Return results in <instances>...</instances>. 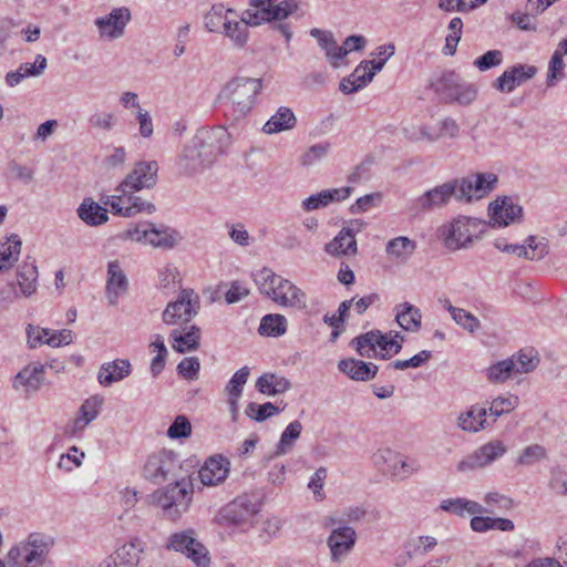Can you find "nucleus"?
<instances>
[{
    "mask_svg": "<svg viewBox=\"0 0 567 567\" xmlns=\"http://www.w3.org/2000/svg\"><path fill=\"white\" fill-rule=\"evenodd\" d=\"M102 402L103 400L99 396L89 398L82 403L78 415H80L86 422L91 423L97 417Z\"/></svg>",
    "mask_w": 567,
    "mask_h": 567,
    "instance_id": "obj_64",
    "label": "nucleus"
},
{
    "mask_svg": "<svg viewBox=\"0 0 567 567\" xmlns=\"http://www.w3.org/2000/svg\"><path fill=\"white\" fill-rule=\"evenodd\" d=\"M338 368L341 372L355 381H370L378 372V365L374 363L355 359H343L339 362Z\"/></svg>",
    "mask_w": 567,
    "mask_h": 567,
    "instance_id": "obj_32",
    "label": "nucleus"
},
{
    "mask_svg": "<svg viewBox=\"0 0 567 567\" xmlns=\"http://www.w3.org/2000/svg\"><path fill=\"white\" fill-rule=\"evenodd\" d=\"M132 373V364L127 359H116L100 367L97 381L103 386L120 382Z\"/></svg>",
    "mask_w": 567,
    "mask_h": 567,
    "instance_id": "obj_28",
    "label": "nucleus"
},
{
    "mask_svg": "<svg viewBox=\"0 0 567 567\" xmlns=\"http://www.w3.org/2000/svg\"><path fill=\"white\" fill-rule=\"evenodd\" d=\"M515 374L514 363L509 358L498 361L487 369V378L493 383H504Z\"/></svg>",
    "mask_w": 567,
    "mask_h": 567,
    "instance_id": "obj_50",
    "label": "nucleus"
},
{
    "mask_svg": "<svg viewBox=\"0 0 567 567\" xmlns=\"http://www.w3.org/2000/svg\"><path fill=\"white\" fill-rule=\"evenodd\" d=\"M181 470L178 455L169 450H161L147 457L143 475L146 480L158 484L171 478H178Z\"/></svg>",
    "mask_w": 567,
    "mask_h": 567,
    "instance_id": "obj_8",
    "label": "nucleus"
},
{
    "mask_svg": "<svg viewBox=\"0 0 567 567\" xmlns=\"http://www.w3.org/2000/svg\"><path fill=\"white\" fill-rule=\"evenodd\" d=\"M193 493L192 481L181 477L174 484L164 488L157 498V503L169 519L176 520L188 511Z\"/></svg>",
    "mask_w": 567,
    "mask_h": 567,
    "instance_id": "obj_5",
    "label": "nucleus"
},
{
    "mask_svg": "<svg viewBox=\"0 0 567 567\" xmlns=\"http://www.w3.org/2000/svg\"><path fill=\"white\" fill-rule=\"evenodd\" d=\"M564 68L563 53L560 50H556L549 61L547 73L548 86H554L558 80L564 78Z\"/></svg>",
    "mask_w": 567,
    "mask_h": 567,
    "instance_id": "obj_58",
    "label": "nucleus"
},
{
    "mask_svg": "<svg viewBox=\"0 0 567 567\" xmlns=\"http://www.w3.org/2000/svg\"><path fill=\"white\" fill-rule=\"evenodd\" d=\"M257 390L267 395H276L287 392L291 388L288 379L275 373H265L256 381Z\"/></svg>",
    "mask_w": 567,
    "mask_h": 567,
    "instance_id": "obj_42",
    "label": "nucleus"
},
{
    "mask_svg": "<svg viewBox=\"0 0 567 567\" xmlns=\"http://www.w3.org/2000/svg\"><path fill=\"white\" fill-rule=\"evenodd\" d=\"M445 308L455 323L470 333H474L481 328V321L465 309L452 306L449 300L445 301Z\"/></svg>",
    "mask_w": 567,
    "mask_h": 567,
    "instance_id": "obj_46",
    "label": "nucleus"
},
{
    "mask_svg": "<svg viewBox=\"0 0 567 567\" xmlns=\"http://www.w3.org/2000/svg\"><path fill=\"white\" fill-rule=\"evenodd\" d=\"M302 424L296 420L288 424L276 446L275 455H284L292 450L295 442L300 437Z\"/></svg>",
    "mask_w": 567,
    "mask_h": 567,
    "instance_id": "obj_49",
    "label": "nucleus"
},
{
    "mask_svg": "<svg viewBox=\"0 0 567 567\" xmlns=\"http://www.w3.org/2000/svg\"><path fill=\"white\" fill-rule=\"evenodd\" d=\"M158 164L156 161L138 162L127 174L115 192L135 193L144 188L151 189L157 182Z\"/></svg>",
    "mask_w": 567,
    "mask_h": 567,
    "instance_id": "obj_13",
    "label": "nucleus"
},
{
    "mask_svg": "<svg viewBox=\"0 0 567 567\" xmlns=\"http://www.w3.org/2000/svg\"><path fill=\"white\" fill-rule=\"evenodd\" d=\"M256 513L255 504L246 496L237 497L220 512V518L229 524L239 525L247 522Z\"/></svg>",
    "mask_w": 567,
    "mask_h": 567,
    "instance_id": "obj_27",
    "label": "nucleus"
},
{
    "mask_svg": "<svg viewBox=\"0 0 567 567\" xmlns=\"http://www.w3.org/2000/svg\"><path fill=\"white\" fill-rule=\"evenodd\" d=\"M192 433V425L185 415H178L167 430L169 439H185Z\"/></svg>",
    "mask_w": 567,
    "mask_h": 567,
    "instance_id": "obj_62",
    "label": "nucleus"
},
{
    "mask_svg": "<svg viewBox=\"0 0 567 567\" xmlns=\"http://www.w3.org/2000/svg\"><path fill=\"white\" fill-rule=\"evenodd\" d=\"M45 69V56L38 54L33 64L22 63L17 71L7 73L6 82L9 86H16L28 76L41 75Z\"/></svg>",
    "mask_w": 567,
    "mask_h": 567,
    "instance_id": "obj_40",
    "label": "nucleus"
},
{
    "mask_svg": "<svg viewBox=\"0 0 567 567\" xmlns=\"http://www.w3.org/2000/svg\"><path fill=\"white\" fill-rule=\"evenodd\" d=\"M369 63L371 62L368 60L362 61L348 78L341 81L340 91L342 93H354L373 80L374 71H371Z\"/></svg>",
    "mask_w": 567,
    "mask_h": 567,
    "instance_id": "obj_34",
    "label": "nucleus"
},
{
    "mask_svg": "<svg viewBox=\"0 0 567 567\" xmlns=\"http://www.w3.org/2000/svg\"><path fill=\"white\" fill-rule=\"evenodd\" d=\"M284 295L277 299V305L281 307H290L303 309L307 306V298L305 292L295 286L291 281L287 280L281 286Z\"/></svg>",
    "mask_w": 567,
    "mask_h": 567,
    "instance_id": "obj_45",
    "label": "nucleus"
},
{
    "mask_svg": "<svg viewBox=\"0 0 567 567\" xmlns=\"http://www.w3.org/2000/svg\"><path fill=\"white\" fill-rule=\"evenodd\" d=\"M79 218L89 226H100L109 220L107 210L86 197L76 209Z\"/></svg>",
    "mask_w": 567,
    "mask_h": 567,
    "instance_id": "obj_35",
    "label": "nucleus"
},
{
    "mask_svg": "<svg viewBox=\"0 0 567 567\" xmlns=\"http://www.w3.org/2000/svg\"><path fill=\"white\" fill-rule=\"evenodd\" d=\"M297 124V118L291 109L280 106L276 113L265 123L262 132L266 134H276L292 130Z\"/></svg>",
    "mask_w": 567,
    "mask_h": 567,
    "instance_id": "obj_37",
    "label": "nucleus"
},
{
    "mask_svg": "<svg viewBox=\"0 0 567 567\" xmlns=\"http://www.w3.org/2000/svg\"><path fill=\"white\" fill-rule=\"evenodd\" d=\"M432 357L431 351L422 350L408 360H395L390 364L394 370H405L409 368H419L425 364Z\"/></svg>",
    "mask_w": 567,
    "mask_h": 567,
    "instance_id": "obj_61",
    "label": "nucleus"
},
{
    "mask_svg": "<svg viewBox=\"0 0 567 567\" xmlns=\"http://www.w3.org/2000/svg\"><path fill=\"white\" fill-rule=\"evenodd\" d=\"M488 213L493 226L504 227L522 219L523 207L514 204L511 198L504 197L491 203Z\"/></svg>",
    "mask_w": 567,
    "mask_h": 567,
    "instance_id": "obj_21",
    "label": "nucleus"
},
{
    "mask_svg": "<svg viewBox=\"0 0 567 567\" xmlns=\"http://www.w3.org/2000/svg\"><path fill=\"white\" fill-rule=\"evenodd\" d=\"M202 331L197 326H190L185 332L174 329L169 333L173 349L178 353L195 351L200 346Z\"/></svg>",
    "mask_w": 567,
    "mask_h": 567,
    "instance_id": "obj_33",
    "label": "nucleus"
},
{
    "mask_svg": "<svg viewBox=\"0 0 567 567\" xmlns=\"http://www.w3.org/2000/svg\"><path fill=\"white\" fill-rule=\"evenodd\" d=\"M279 411H280L279 408H277L271 402H267L264 404L250 402L246 406L245 413L251 420H255L257 422H262V421L267 420L268 417L278 414Z\"/></svg>",
    "mask_w": 567,
    "mask_h": 567,
    "instance_id": "obj_52",
    "label": "nucleus"
},
{
    "mask_svg": "<svg viewBox=\"0 0 567 567\" xmlns=\"http://www.w3.org/2000/svg\"><path fill=\"white\" fill-rule=\"evenodd\" d=\"M372 461L383 474L400 480L409 477L419 470L415 461H410L389 447L379 449L372 455Z\"/></svg>",
    "mask_w": 567,
    "mask_h": 567,
    "instance_id": "obj_9",
    "label": "nucleus"
},
{
    "mask_svg": "<svg viewBox=\"0 0 567 567\" xmlns=\"http://www.w3.org/2000/svg\"><path fill=\"white\" fill-rule=\"evenodd\" d=\"M354 225H357V230L359 231L362 223L359 220L352 221L351 227H343L339 234L324 246V250L327 254L331 256H350L357 254V240H355V229Z\"/></svg>",
    "mask_w": 567,
    "mask_h": 567,
    "instance_id": "obj_23",
    "label": "nucleus"
},
{
    "mask_svg": "<svg viewBox=\"0 0 567 567\" xmlns=\"http://www.w3.org/2000/svg\"><path fill=\"white\" fill-rule=\"evenodd\" d=\"M247 13H254V10L248 9L244 11L241 20L239 21L230 20L229 18L225 19L224 21V28L221 33L226 38H228L231 41L233 45L237 49H244L248 43V25H252V23L248 22V20L246 19Z\"/></svg>",
    "mask_w": 567,
    "mask_h": 567,
    "instance_id": "obj_29",
    "label": "nucleus"
},
{
    "mask_svg": "<svg viewBox=\"0 0 567 567\" xmlns=\"http://www.w3.org/2000/svg\"><path fill=\"white\" fill-rule=\"evenodd\" d=\"M143 553V542L133 538L109 555L99 567H137Z\"/></svg>",
    "mask_w": 567,
    "mask_h": 567,
    "instance_id": "obj_18",
    "label": "nucleus"
},
{
    "mask_svg": "<svg viewBox=\"0 0 567 567\" xmlns=\"http://www.w3.org/2000/svg\"><path fill=\"white\" fill-rule=\"evenodd\" d=\"M249 377L248 367H244L235 372L229 382L227 383L225 391L228 395L241 396L245 384Z\"/></svg>",
    "mask_w": 567,
    "mask_h": 567,
    "instance_id": "obj_59",
    "label": "nucleus"
},
{
    "mask_svg": "<svg viewBox=\"0 0 567 567\" xmlns=\"http://www.w3.org/2000/svg\"><path fill=\"white\" fill-rule=\"evenodd\" d=\"M379 340H382V332L380 330H371L354 338L352 344L361 357L374 358L377 357V343H379Z\"/></svg>",
    "mask_w": 567,
    "mask_h": 567,
    "instance_id": "obj_44",
    "label": "nucleus"
},
{
    "mask_svg": "<svg viewBox=\"0 0 567 567\" xmlns=\"http://www.w3.org/2000/svg\"><path fill=\"white\" fill-rule=\"evenodd\" d=\"M320 48L324 50L327 59L334 68H338L339 61L348 54V49L338 45L332 33L320 44Z\"/></svg>",
    "mask_w": 567,
    "mask_h": 567,
    "instance_id": "obj_54",
    "label": "nucleus"
},
{
    "mask_svg": "<svg viewBox=\"0 0 567 567\" xmlns=\"http://www.w3.org/2000/svg\"><path fill=\"white\" fill-rule=\"evenodd\" d=\"M101 202L111 206L113 214L122 217H133L142 213L151 215L156 210L153 203L128 192H115L113 195L103 196Z\"/></svg>",
    "mask_w": 567,
    "mask_h": 567,
    "instance_id": "obj_11",
    "label": "nucleus"
},
{
    "mask_svg": "<svg viewBox=\"0 0 567 567\" xmlns=\"http://www.w3.org/2000/svg\"><path fill=\"white\" fill-rule=\"evenodd\" d=\"M457 427L466 433H478L487 427V409L478 404L471 405L456 417Z\"/></svg>",
    "mask_w": 567,
    "mask_h": 567,
    "instance_id": "obj_26",
    "label": "nucleus"
},
{
    "mask_svg": "<svg viewBox=\"0 0 567 567\" xmlns=\"http://www.w3.org/2000/svg\"><path fill=\"white\" fill-rule=\"evenodd\" d=\"M181 239L182 237L177 230L167 226L156 227L154 224H152L147 245H151L155 248L169 250L173 249L181 241Z\"/></svg>",
    "mask_w": 567,
    "mask_h": 567,
    "instance_id": "obj_36",
    "label": "nucleus"
},
{
    "mask_svg": "<svg viewBox=\"0 0 567 567\" xmlns=\"http://www.w3.org/2000/svg\"><path fill=\"white\" fill-rule=\"evenodd\" d=\"M440 508L444 512L461 517H463L465 514L476 515L486 513V508H484L477 502L462 497L444 499L441 502Z\"/></svg>",
    "mask_w": 567,
    "mask_h": 567,
    "instance_id": "obj_41",
    "label": "nucleus"
},
{
    "mask_svg": "<svg viewBox=\"0 0 567 567\" xmlns=\"http://www.w3.org/2000/svg\"><path fill=\"white\" fill-rule=\"evenodd\" d=\"M299 9L298 0H282L277 4H272L270 10L254 11V13H247L246 19L251 22L252 25H260L261 23L281 21L293 14Z\"/></svg>",
    "mask_w": 567,
    "mask_h": 567,
    "instance_id": "obj_22",
    "label": "nucleus"
},
{
    "mask_svg": "<svg viewBox=\"0 0 567 567\" xmlns=\"http://www.w3.org/2000/svg\"><path fill=\"white\" fill-rule=\"evenodd\" d=\"M44 372L43 364H29L14 377L13 388L25 396H31L40 390L44 381Z\"/></svg>",
    "mask_w": 567,
    "mask_h": 567,
    "instance_id": "obj_20",
    "label": "nucleus"
},
{
    "mask_svg": "<svg viewBox=\"0 0 567 567\" xmlns=\"http://www.w3.org/2000/svg\"><path fill=\"white\" fill-rule=\"evenodd\" d=\"M506 452L507 447L503 441H489L460 461L456 466L457 471L464 473L484 468L501 458Z\"/></svg>",
    "mask_w": 567,
    "mask_h": 567,
    "instance_id": "obj_14",
    "label": "nucleus"
},
{
    "mask_svg": "<svg viewBox=\"0 0 567 567\" xmlns=\"http://www.w3.org/2000/svg\"><path fill=\"white\" fill-rule=\"evenodd\" d=\"M229 473V462L223 456L208 458L198 471V478L205 486H214L224 482Z\"/></svg>",
    "mask_w": 567,
    "mask_h": 567,
    "instance_id": "obj_25",
    "label": "nucleus"
},
{
    "mask_svg": "<svg viewBox=\"0 0 567 567\" xmlns=\"http://www.w3.org/2000/svg\"><path fill=\"white\" fill-rule=\"evenodd\" d=\"M255 281L259 287V291L277 303V299L284 295L281 286H284L287 279L276 275L269 268H262L255 275Z\"/></svg>",
    "mask_w": 567,
    "mask_h": 567,
    "instance_id": "obj_31",
    "label": "nucleus"
},
{
    "mask_svg": "<svg viewBox=\"0 0 567 567\" xmlns=\"http://www.w3.org/2000/svg\"><path fill=\"white\" fill-rule=\"evenodd\" d=\"M436 91L451 102L468 105L477 97V87L473 84H460L454 72L444 73L436 83Z\"/></svg>",
    "mask_w": 567,
    "mask_h": 567,
    "instance_id": "obj_15",
    "label": "nucleus"
},
{
    "mask_svg": "<svg viewBox=\"0 0 567 567\" xmlns=\"http://www.w3.org/2000/svg\"><path fill=\"white\" fill-rule=\"evenodd\" d=\"M478 225L477 218L457 216L439 228V238L450 250L466 248L473 243L474 230Z\"/></svg>",
    "mask_w": 567,
    "mask_h": 567,
    "instance_id": "obj_7",
    "label": "nucleus"
},
{
    "mask_svg": "<svg viewBox=\"0 0 567 567\" xmlns=\"http://www.w3.org/2000/svg\"><path fill=\"white\" fill-rule=\"evenodd\" d=\"M52 546L50 536L32 533L8 551L6 563L9 567H42Z\"/></svg>",
    "mask_w": 567,
    "mask_h": 567,
    "instance_id": "obj_4",
    "label": "nucleus"
},
{
    "mask_svg": "<svg viewBox=\"0 0 567 567\" xmlns=\"http://www.w3.org/2000/svg\"><path fill=\"white\" fill-rule=\"evenodd\" d=\"M194 534L193 529L172 534L166 548L184 554L197 567H207L210 561L208 550L194 537Z\"/></svg>",
    "mask_w": 567,
    "mask_h": 567,
    "instance_id": "obj_10",
    "label": "nucleus"
},
{
    "mask_svg": "<svg viewBox=\"0 0 567 567\" xmlns=\"http://www.w3.org/2000/svg\"><path fill=\"white\" fill-rule=\"evenodd\" d=\"M549 252L548 240L544 237L528 236L522 245L520 258L542 260Z\"/></svg>",
    "mask_w": 567,
    "mask_h": 567,
    "instance_id": "obj_43",
    "label": "nucleus"
},
{
    "mask_svg": "<svg viewBox=\"0 0 567 567\" xmlns=\"http://www.w3.org/2000/svg\"><path fill=\"white\" fill-rule=\"evenodd\" d=\"M509 359L513 360L516 374L529 373L535 370L539 363V358L533 349L519 350Z\"/></svg>",
    "mask_w": 567,
    "mask_h": 567,
    "instance_id": "obj_48",
    "label": "nucleus"
},
{
    "mask_svg": "<svg viewBox=\"0 0 567 567\" xmlns=\"http://www.w3.org/2000/svg\"><path fill=\"white\" fill-rule=\"evenodd\" d=\"M22 240L19 235L12 234L2 243V301L13 302L21 298H29L37 291L38 267L35 260L28 256L17 265L16 275L10 278V270L20 258Z\"/></svg>",
    "mask_w": 567,
    "mask_h": 567,
    "instance_id": "obj_2",
    "label": "nucleus"
},
{
    "mask_svg": "<svg viewBox=\"0 0 567 567\" xmlns=\"http://www.w3.org/2000/svg\"><path fill=\"white\" fill-rule=\"evenodd\" d=\"M355 538V530L350 526H343L332 530L328 538L332 560L341 561L353 548Z\"/></svg>",
    "mask_w": 567,
    "mask_h": 567,
    "instance_id": "obj_24",
    "label": "nucleus"
},
{
    "mask_svg": "<svg viewBox=\"0 0 567 567\" xmlns=\"http://www.w3.org/2000/svg\"><path fill=\"white\" fill-rule=\"evenodd\" d=\"M422 315L417 307L403 302L395 307V320L405 331L416 332L421 328Z\"/></svg>",
    "mask_w": 567,
    "mask_h": 567,
    "instance_id": "obj_39",
    "label": "nucleus"
},
{
    "mask_svg": "<svg viewBox=\"0 0 567 567\" xmlns=\"http://www.w3.org/2000/svg\"><path fill=\"white\" fill-rule=\"evenodd\" d=\"M460 126L455 120L445 117L441 120L436 126L431 127V142L440 138L450 137L454 138L458 135Z\"/></svg>",
    "mask_w": 567,
    "mask_h": 567,
    "instance_id": "obj_53",
    "label": "nucleus"
},
{
    "mask_svg": "<svg viewBox=\"0 0 567 567\" xmlns=\"http://www.w3.org/2000/svg\"><path fill=\"white\" fill-rule=\"evenodd\" d=\"M545 458H547L546 449L543 445L533 444L523 450L516 462L518 465L529 466Z\"/></svg>",
    "mask_w": 567,
    "mask_h": 567,
    "instance_id": "obj_56",
    "label": "nucleus"
},
{
    "mask_svg": "<svg viewBox=\"0 0 567 567\" xmlns=\"http://www.w3.org/2000/svg\"><path fill=\"white\" fill-rule=\"evenodd\" d=\"M158 284L161 289L165 291H175L181 285V277L177 268L173 265H167L158 272Z\"/></svg>",
    "mask_w": 567,
    "mask_h": 567,
    "instance_id": "obj_55",
    "label": "nucleus"
},
{
    "mask_svg": "<svg viewBox=\"0 0 567 567\" xmlns=\"http://www.w3.org/2000/svg\"><path fill=\"white\" fill-rule=\"evenodd\" d=\"M331 144L328 142L318 143L307 148L299 161L302 166H312L322 161L329 153Z\"/></svg>",
    "mask_w": 567,
    "mask_h": 567,
    "instance_id": "obj_51",
    "label": "nucleus"
},
{
    "mask_svg": "<svg viewBox=\"0 0 567 567\" xmlns=\"http://www.w3.org/2000/svg\"><path fill=\"white\" fill-rule=\"evenodd\" d=\"M503 62V52L501 50H489L474 61V65L482 72L501 65Z\"/></svg>",
    "mask_w": 567,
    "mask_h": 567,
    "instance_id": "obj_63",
    "label": "nucleus"
},
{
    "mask_svg": "<svg viewBox=\"0 0 567 567\" xmlns=\"http://www.w3.org/2000/svg\"><path fill=\"white\" fill-rule=\"evenodd\" d=\"M416 243L406 236H399L389 240L385 245L386 255L399 261L406 262L416 250Z\"/></svg>",
    "mask_w": 567,
    "mask_h": 567,
    "instance_id": "obj_38",
    "label": "nucleus"
},
{
    "mask_svg": "<svg viewBox=\"0 0 567 567\" xmlns=\"http://www.w3.org/2000/svg\"><path fill=\"white\" fill-rule=\"evenodd\" d=\"M453 196L456 197V184L452 179L424 192L412 206L416 212H433L445 207Z\"/></svg>",
    "mask_w": 567,
    "mask_h": 567,
    "instance_id": "obj_16",
    "label": "nucleus"
},
{
    "mask_svg": "<svg viewBox=\"0 0 567 567\" xmlns=\"http://www.w3.org/2000/svg\"><path fill=\"white\" fill-rule=\"evenodd\" d=\"M261 89L260 79L234 78L223 86L219 99L225 102L227 114L234 121H240L252 110Z\"/></svg>",
    "mask_w": 567,
    "mask_h": 567,
    "instance_id": "obj_3",
    "label": "nucleus"
},
{
    "mask_svg": "<svg viewBox=\"0 0 567 567\" xmlns=\"http://www.w3.org/2000/svg\"><path fill=\"white\" fill-rule=\"evenodd\" d=\"M456 199L472 202L483 198L494 189L497 183V176L493 173L473 174L463 178H455Z\"/></svg>",
    "mask_w": 567,
    "mask_h": 567,
    "instance_id": "obj_12",
    "label": "nucleus"
},
{
    "mask_svg": "<svg viewBox=\"0 0 567 567\" xmlns=\"http://www.w3.org/2000/svg\"><path fill=\"white\" fill-rule=\"evenodd\" d=\"M200 299L193 289H182L176 300L167 303L162 320L167 326H183L192 321L199 312Z\"/></svg>",
    "mask_w": 567,
    "mask_h": 567,
    "instance_id": "obj_6",
    "label": "nucleus"
},
{
    "mask_svg": "<svg viewBox=\"0 0 567 567\" xmlns=\"http://www.w3.org/2000/svg\"><path fill=\"white\" fill-rule=\"evenodd\" d=\"M84 457V452L79 451L76 446H72L69 449L68 453L61 455L58 467L60 470L71 472L74 467L82 465Z\"/></svg>",
    "mask_w": 567,
    "mask_h": 567,
    "instance_id": "obj_60",
    "label": "nucleus"
},
{
    "mask_svg": "<svg viewBox=\"0 0 567 567\" xmlns=\"http://www.w3.org/2000/svg\"><path fill=\"white\" fill-rule=\"evenodd\" d=\"M261 336L280 337L287 331V320L279 313H269L262 317L258 329Z\"/></svg>",
    "mask_w": 567,
    "mask_h": 567,
    "instance_id": "obj_47",
    "label": "nucleus"
},
{
    "mask_svg": "<svg viewBox=\"0 0 567 567\" xmlns=\"http://www.w3.org/2000/svg\"><path fill=\"white\" fill-rule=\"evenodd\" d=\"M128 287L127 278L122 270L120 262L113 260L107 266V280H106V295L109 302L115 305L121 295H123Z\"/></svg>",
    "mask_w": 567,
    "mask_h": 567,
    "instance_id": "obj_30",
    "label": "nucleus"
},
{
    "mask_svg": "<svg viewBox=\"0 0 567 567\" xmlns=\"http://www.w3.org/2000/svg\"><path fill=\"white\" fill-rule=\"evenodd\" d=\"M230 144L231 135L225 127L197 130L195 135L185 143L177 157L178 173L185 176L203 173L213 166Z\"/></svg>",
    "mask_w": 567,
    "mask_h": 567,
    "instance_id": "obj_1",
    "label": "nucleus"
},
{
    "mask_svg": "<svg viewBox=\"0 0 567 567\" xmlns=\"http://www.w3.org/2000/svg\"><path fill=\"white\" fill-rule=\"evenodd\" d=\"M130 20V10L125 7H121L113 9L107 16L97 18L95 20V25L101 38L115 40L123 37Z\"/></svg>",
    "mask_w": 567,
    "mask_h": 567,
    "instance_id": "obj_19",
    "label": "nucleus"
},
{
    "mask_svg": "<svg viewBox=\"0 0 567 567\" xmlns=\"http://www.w3.org/2000/svg\"><path fill=\"white\" fill-rule=\"evenodd\" d=\"M231 10H224L223 6H213L209 12L205 16L206 28L210 32H219L224 28L225 19H228V13Z\"/></svg>",
    "mask_w": 567,
    "mask_h": 567,
    "instance_id": "obj_57",
    "label": "nucleus"
},
{
    "mask_svg": "<svg viewBox=\"0 0 567 567\" xmlns=\"http://www.w3.org/2000/svg\"><path fill=\"white\" fill-rule=\"evenodd\" d=\"M25 334L29 349H37L44 344L59 348L72 342V331L68 329L52 330L29 323L25 327Z\"/></svg>",
    "mask_w": 567,
    "mask_h": 567,
    "instance_id": "obj_17",
    "label": "nucleus"
}]
</instances>
